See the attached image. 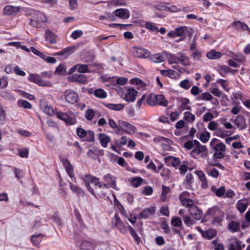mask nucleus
<instances>
[{"label":"nucleus","mask_w":250,"mask_h":250,"mask_svg":"<svg viewBox=\"0 0 250 250\" xmlns=\"http://www.w3.org/2000/svg\"><path fill=\"white\" fill-rule=\"evenodd\" d=\"M166 59H167L169 63H176L179 64V59L178 58V55H176L169 54L166 52Z\"/></svg>","instance_id":"40"},{"label":"nucleus","mask_w":250,"mask_h":250,"mask_svg":"<svg viewBox=\"0 0 250 250\" xmlns=\"http://www.w3.org/2000/svg\"><path fill=\"white\" fill-rule=\"evenodd\" d=\"M112 222L115 224L116 227L123 234L127 232V227L125 226L124 223L120 219L118 213H115L112 219Z\"/></svg>","instance_id":"7"},{"label":"nucleus","mask_w":250,"mask_h":250,"mask_svg":"<svg viewBox=\"0 0 250 250\" xmlns=\"http://www.w3.org/2000/svg\"><path fill=\"white\" fill-rule=\"evenodd\" d=\"M214 153L213 157L216 159H222L225 154L224 152L226 150V146L223 143H219L216 144L213 147Z\"/></svg>","instance_id":"5"},{"label":"nucleus","mask_w":250,"mask_h":250,"mask_svg":"<svg viewBox=\"0 0 250 250\" xmlns=\"http://www.w3.org/2000/svg\"><path fill=\"white\" fill-rule=\"evenodd\" d=\"M75 48V47L74 46L67 47L62 49L61 51L55 53V55L58 56H63L65 57H66L74 52Z\"/></svg>","instance_id":"29"},{"label":"nucleus","mask_w":250,"mask_h":250,"mask_svg":"<svg viewBox=\"0 0 250 250\" xmlns=\"http://www.w3.org/2000/svg\"><path fill=\"white\" fill-rule=\"evenodd\" d=\"M72 72H74V70H77L79 73L89 72L88 69V65L85 64H77L72 67Z\"/></svg>","instance_id":"32"},{"label":"nucleus","mask_w":250,"mask_h":250,"mask_svg":"<svg viewBox=\"0 0 250 250\" xmlns=\"http://www.w3.org/2000/svg\"><path fill=\"white\" fill-rule=\"evenodd\" d=\"M188 194L189 193L187 191L183 192L180 196V199L182 204L184 206L188 207L189 208H190L192 206H194V202L193 200L189 198H183L184 196H188Z\"/></svg>","instance_id":"16"},{"label":"nucleus","mask_w":250,"mask_h":250,"mask_svg":"<svg viewBox=\"0 0 250 250\" xmlns=\"http://www.w3.org/2000/svg\"><path fill=\"white\" fill-rule=\"evenodd\" d=\"M94 95L98 98L104 99L107 97L106 92L102 88L96 89L94 92Z\"/></svg>","instance_id":"44"},{"label":"nucleus","mask_w":250,"mask_h":250,"mask_svg":"<svg viewBox=\"0 0 250 250\" xmlns=\"http://www.w3.org/2000/svg\"><path fill=\"white\" fill-rule=\"evenodd\" d=\"M130 83L133 84L139 85L141 87L145 86L146 84L140 79L134 78L130 80Z\"/></svg>","instance_id":"56"},{"label":"nucleus","mask_w":250,"mask_h":250,"mask_svg":"<svg viewBox=\"0 0 250 250\" xmlns=\"http://www.w3.org/2000/svg\"><path fill=\"white\" fill-rule=\"evenodd\" d=\"M98 138L102 146L104 147H106L108 143L110 141V137L104 133L99 134Z\"/></svg>","instance_id":"30"},{"label":"nucleus","mask_w":250,"mask_h":250,"mask_svg":"<svg viewBox=\"0 0 250 250\" xmlns=\"http://www.w3.org/2000/svg\"><path fill=\"white\" fill-rule=\"evenodd\" d=\"M97 244L96 242L85 240L81 243L80 249L82 250H94Z\"/></svg>","instance_id":"21"},{"label":"nucleus","mask_w":250,"mask_h":250,"mask_svg":"<svg viewBox=\"0 0 250 250\" xmlns=\"http://www.w3.org/2000/svg\"><path fill=\"white\" fill-rule=\"evenodd\" d=\"M103 179L105 181L104 184H107L108 188L109 187L115 188L116 185V179L114 177H112L110 174L105 175L103 177Z\"/></svg>","instance_id":"19"},{"label":"nucleus","mask_w":250,"mask_h":250,"mask_svg":"<svg viewBox=\"0 0 250 250\" xmlns=\"http://www.w3.org/2000/svg\"><path fill=\"white\" fill-rule=\"evenodd\" d=\"M88 177L89 178V180L91 181V183L93 184L95 186H97L100 188H108L107 184L100 182L98 178L88 174Z\"/></svg>","instance_id":"23"},{"label":"nucleus","mask_w":250,"mask_h":250,"mask_svg":"<svg viewBox=\"0 0 250 250\" xmlns=\"http://www.w3.org/2000/svg\"><path fill=\"white\" fill-rule=\"evenodd\" d=\"M155 211V207H151L144 209L140 214V217L145 219L151 215H153Z\"/></svg>","instance_id":"26"},{"label":"nucleus","mask_w":250,"mask_h":250,"mask_svg":"<svg viewBox=\"0 0 250 250\" xmlns=\"http://www.w3.org/2000/svg\"><path fill=\"white\" fill-rule=\"evenodd\" d=\"M43 235L42 234H34L32 235L31 237V241L33 244L36 246L40 245L42 240V237Z\"/></svg>","instance_id":"43"},{"label":"nucleus","mask_w":250,"mask_h":250,"mask_svg":"<svg viewBox=\"0 0 250 250\" xmlns=\"http://www.w3.org/2000/svg\"><path fill=\"white\" fill-rule=\"evenodd\" d=\"M211 190L214 193L217 197H221L225 194L226 188L224 187H221L217 189L215 186H212Z\"/></svg>","instance_id":"38"},{"label":"nucleus","mask_w":250,"mask_h":250,"mask_svg":"<svg viewBox=\"0 0 250 250\" xmlns=\"http://www.w3.org/2000/svg\"><path fill=\"white\" fill-rule=\"evenodd\" d=\"M143 179L140 177H137L132 179L131 184L135 188L139 187L143 183Z\"/></svg>","instance_id":"54"},{"label":"nucleus","mask_w":250,"mask_h":250,"mask_svg":"<svg viewBox=\"0 0 250 250\" xmlns=\"http://www.w3.org/2000/svg\"><path fill=\"white\" fill-rule=\"evenodd\" d=\"M137 91L133 87L129 88L127 92L125 95V99L126 101L130 102L135 100Z\"/></svg>","instance_id":"20"},{"label":"nucleus","mask_w":250,"mask_h":250,"mask_svg":"<svg viewBox=\"0 0 250 250\" xmlns=\"http://www.w3.org/2000/svg\"><path fill=\"white\" fill-rule=\"evenodd\" d=\"M231 70L232 69L226 65H223L220 67L219 73L222 77H225L227 75V74L228 72H231Z\"/></svg>","instance_id":"51"},{"label":"nucleus","mask_w":250,"mask_h":250,"mask_svg":"<svg viewBox=\"0 0 250 250\" xmlns=\"http://www.w3.org/2000/svg\"><path fill=\"white\" fill-rule=\"evenodd\" d=\"M157 95L151 94L147 97V103L150 106L157 105Z\"/></svg>","instance_id":"45"},{"label":"nucleus","mask_w":250,"mask_h":250,"mask_svg":"<svg viewBox=\"0 0 250 250\" xmlns=\"http://www.w3.org/2000/svg\"><path fill=\"white\" fill-rule=\"evenodd\" d=\"M145 27L146 29L151 32H158V27L151 22H146L145 24Z\"/></svg>","instance_id":"57"},{"label":"nucleus","mask_w":250,"mask_h":250,"mask_svg":"<svg viewBox=\"0 0 250 250\" xmlns=\"http://www.w3.org/2000/svg\"><path fill=\"white\" fill-rule=\"evenodd\" d=\"M234 123L240 130H243L247 127L246 120L243 115L237 116L234 121Z\"/></svg>","instance_id":"14"},{"label":"nucleus","mask_w":250,"mask_h":250,"mask_svg":"<svg viewBox=\"0 0 250 250\" xmlns=\"http://www.w3.org/2000/svg\"><path fill=\"white\" fill-rule=\"evenodd\" d=\"M28 80L31 82L38 84L40 86H50V84L48 82L43 81L39 75L30 74L28 77Z\"/></svg>","instance_id":"10"},{"label":"nucleus","mask_w":250,"mask_h":250,"mask_svg":"<svg viewBox=\"0 0 250 250\" xmlns=\"http://www.w3.org/2000/svg\"><path fill=\"white\" fill-rule=\"evenodd\" d=\"M64 96L66 101L71 104H74L78 101V94L74 90L67 89L64 92Z\"/></svg>","instance_id":"6"},{"label":"nucleus","mask_w":250,"mask_h":250,"mask_svg":"<svg viewBox=\"0 0 250 250\" xmlns=\"http://www.w3.org/2000/svg\"><path fill=\"white\" fill-rule=\"evenodd\" d=\"M183 119L186 121L192 123L195 119V116L189 112H185L184 114Z\"/></svg>","instance_id":"50"},{"label":"nucleus","mask_w":250,"mask_h":250,"mask_svg":"<svg viewBox=\"0 0 250 250\" xmlns=\"http://www.w3.org/2000/svg\"><path fill=\"white\" fill-rule=\"evenodd\" d=\"M228 250H242L241 242L236 238L231 239L229 242Z\"/></svg>","instance_id":"22"},{"label":"nucleus","mask_w":250,"mask_h":250,"mask_svg":"<svg viewBox=\"0 0 250 250\" xmlns=\"http://www.w3.org/2000/svg\"><path fill=\"white\" fill-rule=\"evenodd\" d=\"M206 150L205 146L202 145L199 141L194 140V148L191 150L190 154L192 156H194V154L198 155Z\"/></svg>","instance_id":"11"},{"label":"nucleus","mask_w":250,"mask_h":250,"mask_svg":"<svg viewBox=\"0 0 250 250\" xmlns=\"http://www.w3.org/2000/svg\"><path fill=\"white\" fill-rule=\"evenodd\" d=\"M126 5L125 0H110L107 1L108 6H121Z\"/></svg>","instance_id":"39"},{"label":"nucleus","mask_w":250,"mask_h":250,"mask_svg":"<svg viewBox=\"0 0 250 250\" xmlns=\"http://www.w3.org/2000/svg\"><path fill=\"white\" fill-rule=\"evenodd\" d=\"M61 161L68 175L72 179L74 182H76V179L74 177L73 167L69 160L67 159L62 158V159Z\"/></svg>","instance_id":"9"},{"label":"nucleus","mask_w":250,"mask_h":250,"mask_svg":"<svg viewBox=\"0 0 250 250\" xmlns=\"http://www.w3.org/2000/svg\"><path fill=\"white\" fill-rule=\"evenodd\" d=\"M166 52H162L151 55L150 61L154 63H160L165 61L166 59Z\"/></svg>","instance_id":"12"},{"label":"nucleus","mask_w":250,"mask_h":250,"mask_svg":"<svg viewBox=\"0 0 250 250\" xmlns=\"http://www.w3.org/2000/svg\"><path fill=\"white\" fill-rule=\"evenodd\" d=\"M175 73V71L172 69L161 70V74L167 77H171L173 76Z\"/></svg>","instance_id":"63"},{"label":"nucleus","mask_w":250,"mask_h":250,"mask_svg":"<svg viewBox=\"0 0 250 250\" xmlns=\"http://www.w3.org/2000/svg\"><path fill=\"white\" fill-rule=\"evenodd\" d=\"M56 115L58 119L64 121L67 125H74L77 123V120L73 115L59 111L56 112Z\"/></svg>","instance_id":"4"},{"label":"nucleus","mask_w":250,"mask_h":250,"mask_svg":"<svg viewBox=\"0 0 250 250\" xmlns=\"http://www.w3.org/2000/svg\"><path fill=\"white\" fill-rule=\"evenodd\" d=\"M70 79L72 82H76L81 83H83L86 81L85 76L80 73L73 74Z\"/></svg>","instance_id":"25"},{"label":"nucleus","mask_w":250,"mask_h":250,"mask_svg":"<svg viewBox=\"0 0 250 250\" xmlns=\"http://www.w3.org/2000/svg\"><path fill=\"white\" fill-rule=\"evenodd\" d=\"M178 58L179 59V63H180L184 66H188L190 65L189 58L186 56L182 53H179L177 54Z\"/></svg>","instance_id":"31"},{"label":"nucleus","mask_w":250,"mask_h":250,"mask_svg":"<svg viewBox=\"0 0 250 250\" xmlns=\"http://www.w3.org/2000/svg\"><path fill=\"white\" fill-rule=\"evenodd\" d=\"M95 115V112L92 109L87 110L85 113V117L87 120L91 121Z\"/></svg>","instance_id":"64"},{"label":"nucleus","mask_w":250,"mask_h":250,"mask_svg":"<svg viewBox=\"0 0 250 250\" xmlns=\"http://www.w3.org/2000/svg\"><path fill=\"white\" fill-rule=\"evenodd\" d=\"M20 6L7 5L4 7L3 12L5 15H16L20 12Z\"/></svg>","instance_id":"15"},{"label":"nucleus","mask_w":250,"mask_h":250,"mask_svg":"<svg viewBox=\"0 0 250 250\" xmlns=\"http://www.w3.org/2000/svg\"><path fill=\"white\" fill-rule=\"evenodd\" d=\"M166 159L168 160L171 163V166L175 168L178 167L181 164L179 159L173 156L168 157L166 158Z\"/></svg>","instance_id":"46"},{"label":"nucleus","mask_w":250,"mask_h":250,"mask_svg":"<svg viewBox=\"0 0 250 250\" xmlns=\"http://www.w3.org/2000/svg\"><path fill=\"white\" fill-rule=\"evenodd\" d=\"M82 178L85 183V187L87 190L91 194L94 196H95V192L90 185L91 181L89 180V178L88 177V174L84 175Z\"/></svg>","instance_id":"35"},{"label":"nucleus","mask_w":250,"mask_h":250,"mask_svg":"<svg viewBox=\"0 0 250 250\" xmlns=\"http://www.w3.org/2000/svg\"><path fill=\"white\" fill-rule=\"evenodd\" d=\"M42 109L44 113L49 115V116L54 115L55 114L54 110L51 106L46 105L42 107Z\"/></svg>","instance_id":"59"},{"label":"nucleus","mask_w":250,"mask_h":250,"mask_svg":"<svg viewBox=\"0 0 250 250\" xmlns=\"http://www.w3.org/2000/svg\"><path fill=\"white\" fill-rule=\"evenodd\" d=\"M154 7L158 10L167 11L168 6L165 2H159L154 5Z\"/></svg>","instance_id":"53"},{"label":"nucleus","mask_w":250,"mask_h":250,"mask_svg":"<svg viewBox=\"0 0 250 250\" xmlns=\"http://www.w3.org/2000/svg\"><path fill=\"white\" fill-rule=\"evenodd\" d=\"M104 105L108 109L115 111H121L124 109L125 106L122 104H104Z\"/></svg>","instance_id":"37"},{"label":"nucleus","mask_w":250,"mask_h":250,"mask_svg":"<svg viewBox=\"0 0 250 250\" xmlns=\"http://www.w3.org/2000/svg\"><path fill=\"white\" fill-rule=\"evenodd\" d=\"M157 104L167 106L168 104V102L165 99L163 95H157Z\"/></svg>","instance_id":"48"},{"label":"nucleus","mask_w":250,"mask_h":250,"mask_svg":"<svg viewBox=\"0 0 250 250\" xmlns=\"http://www.w3.org/2000/svg\"><path fill=\"white\" fill-rule=\"evenodd\" d=\"M190 214L196 220H199L203 215L202 211L196 206H192L189 208Z\"/></svg>","instance_id":"17"},{"label":"nucleus","mask_w":250,"mask_h":250,"mask_svg":"<svg viewBox=\"0 0 250 250\" xmlns=\"http://www.w3.org/2000/svg\"><path fill=\"white\" fill-rule=\"evenodd\" d=\"M191 28L181 26L176 28L174 30L170 31L167 35L169 37H181L180 41H183L186 35L191 37L193 34Z\"/></svg>","instance_id":"3"},{"label":"nucleus","mask_w":250,"mask_h":250,"mask_svg":"<svg viewBox=\"0 0 250 250\" xmlns=\"http://www.w3.org/2000/svg\"><path fill=\"white\" fill-rule=\"evenodd\" d=\"M231 25L234 28L238 30H247L249 34H250V28L248 26L246 23L242 22L239 21H234L231 23Z\"/></svg>","instance_id":"18"},{"label":"nucleus","mask_w":250,"mask_h":250,"mask_svg":"<svg viewBox=\"0 0 250 250\" xmlns=\"http://www.w3.org/2000/svg\"><path fill=\"white\" fill-rule=\"evenodd\" d=\"M18 104L20 106L25 108L31 109L32 108L31 104L26 100H20L19 101Z\"/></svg>","instance_id":"61"},{"label":"nucleus","mask_w":250,"mask_h":250,"mask_svg":"<svg viewBox=\"0 0 250 250\" xmlns=\"http://www.w3.org/2000/svg\"><path fill=\"white\" fill-rule=\"evenodd\" d=\"M87 131L81 127H78L76 130V134L80 138H83L86 136Z\"/></svg>","instance_id":"62"},{"label":"nucleus","mask_w":250,"mask_h":250,"mask_svg":"<svg viewBox=\"0 0 250 250\" xmlns=\"http://www.w3.org/2000/svg\"><path fill=\"white\" fill-rule=\"evenodd\" d=\"M85 137V139H84L83 140V141L89 142H94V132L91 130H88Z\"/></svg>","instance_id":"52"},{"label":"nucleus","mask_w":250,"mask_h":250,"mask_svg":"<svg viewBox=\"0 0 250 250\" xmlns=\"http://www.w3.org/2000/svg\"><path fill=\"white\" fill-rule=\"evenodd\" d=\"M250 205V198H244L237 201L236 208L240 213L244 212Z\"/></svg>","instance_id":"8"},{"label":"nucleus","mask_w":250,"mask_h":250,"mask_svg":"<svg viewBox=\"0 0 250 250\" xmlns=\"http://www.w3.org/2000/svg\"><path fill=\"white\" fill-rule=\"evenodd\" d=\"M170 223L173 227L179 228L181 229L184 228L182 219L179 217H172L171 219Z\"/></svg>","instance_id":"33"},{"label":"nucleus","mask_w":250,"mask_h":250,"mask_svg":"<svg viewBox=\"0 0 250 250\" xmlns=\"http://www.w3.org/2000/svg\"><path fill=\"white\" fill-rule=\"evenodd\" d=\"M45 38L46 41L51 44L57 42V36L50 30H46L45 31Z\"/></svg>","instance_id":"24"},{"label":"nucleus","mask_w":250,"mask_h":250,"mask_svg":"<svg viewBox=\"0 0 250 250\" xmlns=\"http://www.w3.org/2000/svg\"><path fill=\"white\" fill-rule=\"evenodd\" d=\"M127 229L130 234V235L133 237L135 242L139 244L140 242L141 239L140 237L137 235L135 230L131 227L130 226H127Z\"/></svg>","instance_id":"47"},{"label":"nucleus","mask_w":250,"mask_h":250,"mask_svg":"<svg viewBox=\"0 0 250 250\" xmlns=\"http://www.w3.org/2000/svg\"><path fill=\"white\" fill-rule=\"evenodd\" d=\"M26 15L29 17V24L33 27L39 28L41 22H46L47 18L43 13L39 11L30 9L26 11Z\"/></svg>","instance_id":"1"},{"label":"nucleus","mask_w":250,"mask_h":250,"mask_svg":"<svg viewBox=\"0 0 250 250\" xmlns=\"http://www.w3.org/2000/svg\"><path fill=\"white\" fill-rule=\"evenodd\" d=\"M240 225L239 222L235 221H230L228 229L231 232H236L240 231Z\"/></svg>","instance_id":"27"},{"label":"nucleus","mask_w":250,"mask_h":250,"mask_svg":"<svg viewBox=\"0 0 250 250\" xmlns=\"http://www.w3.org/2000/svg\"><path fill=\"white\" fill-rule=\"evenodd\" d=\"M69 183L70 184V188L73 192L79 196H83L84 195V191L82 188L73 184L70 182H69Z\"/></svg>","instance_id":"41"},{"label":"nucleus","mask_w":250,"mask_h":250,"mask_svg":"<svg viewBox=\"0 0 250 250\" xmlns=\"http://www.w3.org/2000/svg\"><path fill=\"white\" fill-rule=\"evenodd\" d=\"M6 114L3 109L2 105L0 104V124H3L6 119Z\"/></svg>","instance_id":"58"},{"label":"nucleus","mask_w":250,"mask_h":250,"mask_svg":"<svg viewBox=\"0 0 250 250\" xmlns=\"http://www.w3.org/2000/svg\"><path fill=\"white\" fill-rule=\"evenodd\" d=\"M134 56L138 58H145L147 55V50L142 47H135Z\"/></svg>","instance_id":"34"},{"label":"nucleus","mask_w":250,"mask_h":250,"mask_svg":"<svg viewBox=\"0 0 250 250\" xmlns=\"http://www.w3.org/2000/svg\"><path fill=\"white\" fill-rule=\"evenodd\" d=\"M183 219L184 223L187 227H190L195 223L194 221L188 215L183 216Z\"/></svg>","instance_id":"55"},{"label":"nucleus","mask_w":250,"mask_h":250,"mask_svg":"<svg viewBox=\"0 0 250 250\" xmlns=\"http://www.w3.org/2000/svg\"><path fill=\"white\" fill-rule=\"evenodd\" d=\"M202 142L207 143L210 138V133L208 131H205L200 134L199 137L197 136Z\"/></svg>","instance_id":"49"},{"label":"nucleus","mask_w":250,"mask_h":250,"mask_svg":"<svg viewBox=\"0 0 250 250\" xmlns=\"http://www.w3.org/2000/svg\"><path fill=\"white\" fill-rule=\"evenodd\" d=\"M216 234V230L214 229H209L206 231L202 230V236L208 240L213 238Z\"/></svg>","instance_id":"28"},{"label":"nucleus","mask_w":250,"mask_h":250,"mask_svg":"<svg viewBox=\"0 0 250 250\" xmlns=\"http://www.w3.org/2000/svg\"><path fill=\"white\" fill-rule=\"evenodd\" d=\"M181 104L179 106V109L180 111H184L185 110H188L191 111V108L188 105L189 104V100L187 98H183L180 100Z\"/></svg>","instance_id":"36"},{"label":"nucleus","mask_w":250,"mask_h":250,"mask_svg":"<svg viewBox=\"0 0 250 250\" xmlns=\"http://www.w3.org/2000/svg\"><path fill=\"white\" fill-rule=\"evenodd\" d=\"M113 13L116 17L122 19H127L130 17L129 10L125 8L117 9L114 11Z\"/></svg>","instance_id":"13"},{"label":"nucleus","mask_w":250,"mask_h":250,"mask_svg":"<svg viewBox=\"0 0 250 250\" xmlns=\"http://www.w3.org/2000/svg\"><path fill=\"white\" fill-rule=\"evenodd\" d=\"M208 215H209L211 217L213 218V220L211 221L212 225H218L223 220L225 213L218 207L216 206L208 209L205 214V216Z\"/></svg>","instance_id":"2"},{"label":"nucleus","mask_w":250,"mask_h":250,"mask_svg":"<svg viewBox=\"0 0 250 250\" xmlns=\"http://www.w3.org/2000/svg\"><path fill=\"white\" fill-rule=\"evenodd\" d=\"M179 86L182 88L188 90L190 87L191 84L188 80L185 79L180 83Z\"/></svg>","instance_id":"60"},{"label":"nucleus","mask_w":250,"mask_h":250,"mask_svg":"<svg viewBox=\"0 0 250 250\" xmlns=\"http://www.w3.org/2000/svg\"><path fill=\"white\" fill-rule=\"evenodd\" d=\"M221 56V53L220 52L216 51L215 50H211L207 54V57L212 60L220 58Z\"/></svg>","instance_id":"42"}]
</instances>
